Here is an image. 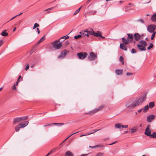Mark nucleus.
Returning a JSON list of instances; mask_svg holds the SVG:
<instances>
[{"label":"nucleus","mask_w":156,"mask_h":156,"mask_svg":"<svg viewBox=\"0 0 156 156\" xmlns=\"http://www.w3.org/2000/svg\"><path fill=\"white\" fill-rule=\"evenodd\" d=\"M146 98V95L144 94L139 98L138 100H136V101L138 102V106L140 105V103L145 101Z\"/></svg>","instance_id":"obj_9"},{"label":"nucleus","mask_w":156,"mask_h":156,"mask_svg":"<svg viewBox=\"0 0 156 156\" xmlns=\"http://www.w3.org/2000/svg\"><path fill=\"white\" fill-rule=\"evenodd\" d=\"M149 107L151 108L154 106V102H150L149 103Z\"/></svg>","instance_id":"obj_29"},{"label":"nucleus","mask_w":156,"mask_h":156,"mask_svg":"<svg viewBox=\"0 0 156 156\" xmlns=\"http://www.w3.org/2000/svg\"><path fill=\"white\" fill-rule=\"evenodd\" d=\"M85 32H83V33L82 35V37H84L85 36H87L88 37V33H87V30H84Z\"/></svg>","instance_id":"obj_27"},{"label":"nucleus","mask_w":156,"mask_h":156,"mask_svg":"<svg viewBox=\"0 0 156 156\" xmlns=\"http://www.w3.org/2000/svg\"><path fill=\"white\" fill-rule=\"evenodd\" d=\"M151 20L153 22L156 21V13H155L153 15L151 16Z\"/></svg>","instance_id":"obj_20"},{"label":"nucleus","mask_w":156,"mask_h":156,"mask_svg":"<svg viewBox=\"0 0 156 156\" xmlns=\"http://www.w3.org/2000/svg\"><path fill=\"white\" fill-rule=\"evenodd\" d=\"M45 39V36L42 37L41 39L36 44L37 45L41 43Z\"/></svg>","instance_id":"obj_24"},{"label":"nucleus","mask_w":156,"mask_h":156,"mask_svg":"<svg viewBox=\"0 0 156 156\" xmlns=\"http://www.w3.org/2000/svg\"><path fill=\"white\" fill-rule=\"evenodd\" d=\"M21 80H17V82H16V84H15L16 86H17L18 85V83L20 81H21Z\"/></svg>","instance_id":"obj_60"},{"label":"nucleus","mask_w":156,"mask_h":156,"mask_svg":"<svg viewBox=\"0 0 156 156\" xmlns=\"http://www.w3.org/2000/svg\"><path fill=\"white\" fill-rule=\"evenodd\" d=\"M134 37L135 40L139 41L140 39V35L138 33H136L134 34Z\"/></svg>","instance_id":"obj_15"},{"label":"nucleus","mask_w":156,"mask_h":156,"mask_svg":"<svg viewBox=\"0 0 156 156\" xmlns=\"http://www.w3.org/2000/svg\"><path fill=\"white\" fill-rule=\"evenodd\" d=\"M29 65L28 64H27V66H26L25 69L26 70H28L29 69Z\"/></svg>","instance_id":"obj_54"},{"label":"nucleus","mask_w":156,"mask_h":156,"mask_svg":"<svg viewBox=\"0 0 156 156\" xmlns=\"http://www.w3.org/2000/svg\"><path fill=\"white\" fill-rule=\"evenodd\" d=\"M139 43L141 45L144 47L147 46V43L144 40L140 41Z\"/></svg>","instance_id":"obj_16"},{"label":"nucleus","mask_w":156,"mask_h":156,"mask_svg":"<svg viewBox=\"0 0 156 156\" xmlns=\"http://www.w3.org/2000/svg\"><path fill=\"white\" fill-rule=\"evenodd\" d=\"M127 34L128 35V37L126 40L129 41V43H131L134 38V35L131 34Z\"/></svg>","instance_id":"obj_11"},{"label":"nucleus","mask_w":156,"mask_h":156,"mask_svg":"<svg viewBox=\"0 0 156 156\" xmlns=\"http://www.w3.org/2000/svg\"><path fill=\"white\" fill-rule=\"evenodd\" d=\"M97 12V11L96 10V11H95L94 12L93 11V14H92V15H94Z\"/></svg>","instance_id":"obj_61"},{"label":"nucleus","mask_w":156,"mask_h":156,"mask_svg":"<svg viewBox=\"0 0 156 156\" xmlns=\"http://www.w3.org/2000/svg\"><path fill=\"white\" fill-rule=\"evenodd\" d=\"M79 133V132H76V133H74L73 134H72V135H70L65 140H66V139H67L69 137H70V136H71L75 134H76V133Z\"/></svg>","instance_id":"obj_52"},{"label":"nucleus","mask_w":156,"mask_h":156,"mask_svg":"<svg viewBox=\"0 0 156 156\" xmlns=\"http://www.w3.org/2000/svg\"><path fill=\"white\" fill-rule=\"evenodd\" d=\"M93 7V6L91 5H90L87 8V9L89 10L90 8H92Z\"/></svg>","instance_id":"obj_50"},{"label":"nucleus","mask_w":156,"mask_h":156,"mask_svg":"<svg viewBox=\"0 0 156 156\" xmlns=\"http://www.w3.org/2000/svg\"><path fill=\"white\" fill-rule=\"evenodd\" d=\"M117 142V141H115L114 142H113V143H112V144H109L108 145H113V144H115Z\"/></svg>","instance_id":"obj_58"},{"label":"nucleus","mask_w":156,"mask_h":156,"mask_svg":"<svg viewBox=\"0 0 156 156\" xmlns=\"http://www.w3.org/2000/svg\"><path fill=\"white\" fill-rule=\"evenodd\" d=\"M122 69H116L115 71V72L117 75H119L122 72Z\"/></svg>","instance_id":"obj_21"},{"label":"nucleus","mask_w":156,"mask_h":156,"mask_svg":"<svg viewBox=\"0 0 156 156\" xmlns=\"http://www.w3.org/2000/svg\"><path fill=\"white\" fill-rule=\"evenodd\" d=\"M20 118L21 119V121L24 120H25L27 119H28V116H24L20 117Z\"/></svg>","instance_id":"obj_33"},{"label":"nucleus","mask_w":156,"mask_h":156,"mask_svg":"<svg viewBox=\"0 0 156 156\" xmlns=\"http://www.w3.org/2000/svg\"><path fill=\"white\" fill-rule=\"evenodd\" d=\"M153 44L152 43H151L150 44V45L147 48L148 50H150L153 47Z\"/></svg>","instance_id":"obj_39"},{"label":"nucleus","mask_w":156,"mask_h":156,"mask_svg":"<svg viewBox=\"0 0 156 156\" xmlns=\"http://www.w3.org/2000/svg\"><path fill=\"white\" fill-rule=\"evenodd\" d=\"M101 32L100 31H98L96 33H94V36L96 37H98L101 36Z\"/></svg>","instance_id":"obj_19"},{"label":"nucleus","mask_w":156,"mask_h":156,"mask_svg":"<svg viewBox=\"0 0 156 156\" xmlns=\"http://www.w3.org/2000/svg\"><path fill=\"white\" fill-rule=\"evenodd\" d=\"M20 79H22V77H21V76H19V77H18V79L17 80H20ZM22 80H21V81Z\"/></svg>","instance_id":"obj_57"},{"label":"nucleus","mask_w":156,"mask_h":156,"mask_svg":"<svg viewBox=\"0 0 156 156\" xmlns=\"http://www.w3.org/2000/svg\"><path fill=\"white\" fill-rule=\"evenodd\" d=\"M60 40V39L56 40L51 43V44L54 48L58 49H60L62 46V42H59Z\"/></svg>","instance_id":"obj_3"},{"label":"nucleus","mask_w":156,"mask_h":156,"mask_svg":"<svg viewBox=\"0 0 156 156\" xmlns=\"http://www.w3.org/2000/svg\"><path fill=\"white\" fill-rule=\"evenodd\" d=\"M21 128V127L19 125V124L16 125L15 127L16 131V132H18L20 130V128Z\"/></svg>","instance_id":"obj_32"},{"label":"nucleus","mask_w":156,"mask_h":156,"mask_svg":"<svg viewBox=\"0 0 156 156\" xmlns=\"http://www.w3.org/2000/svg\"><path fill=\"white\" fill-rule=\"evenodd\" d=\"M137 21L138 22H140V23H144V20L143 19H139L137 20Z\"/></svg>","instance_id":"obj_45"},{"label":"nucleus","mask_w":156,"mask_h":156,"mask_svg":"<svg viewBox=\"0 0 156 156\" xmlns=\"http://www.w3.org/2000/svg\"><path fill=\"white\" fill-rule=\"evenodd\" d=\"M138 130V128L136 127H134L131 129V133H133L136 132Z\"/></svg>","instance_id":"obj_30"},{"label":"nucleus","mask_w":156,"mask_h":156,"mask_svg":"<svg viewBox=\"0 0 156 156\" xmlns=\"http://www.w3.org/2000/svg\"><path fill=\"white\" fill-rule=\"evenodd\" d=\"M21 121V120L20 117L16 118L13 120V122L15 123L20 122Z\"/></svg>","instance_id":"obj_23"},{"label":"nucleus","mask_w":156,"mask_h":156,"mask_svg":"<svg viewBox=\"0 0 156 156\" xmlns=\"http://www.w3.org/2000/svg\"><path fill=\"white\" fill-rule=\"evenodd\" d=\"M123 58L122 56H120L119 58V60L120 61L122 62V65L124 64V62L123 61Z\"/></svg>","instance_id":"obj_36"},{"label":"nucleus","mask_w":156,"mask_h":156,"mask_svg":"<svg viewBox=\"0 0 156 156\" xmlns=\"http://www.w3.org/2000/svg\"><path fill=\"white\" fill-rule=\"evenodd\" d=\"M104 147L103 144H98L96 145V147Z\"/></svg>","instance_id":"obj_46"},{"label":"nucleus","mask_w":156,"mask_h":156,"mask_svg":"<svg viewBox=\"0 0 156 156\" xmlns=\"http://www.w3.org/2000/svg\"><path fill=\"white\" fill-rule=\"evenodd\" d=\"M104 107V106L101 105L98 108L95 109L89 112L88 113H87V114H90L91 115H93L95 113L102 109Z\"/></svg>","instance_id":"obj_6"},{"label":"nucleus","mask_w":156,"mask_h":156,"mask_svg":"<svg viewBox=\"0 0 156 156\" xmlns=\"http://www.w3.org/2000/svg\"><path fill=\"white\" fill-rule=\"evenodd\" d=\"M51 125H53L51 124H51H47V125H45L43 127H45L46 126H51Z\"/></svg>","instance_id":"obj_55"},{"label":"nucleus","mask_w":156,"mask_h":156,"mask_svg":"<svg viewBox=\"0 0 156 156\" xmlns=\"http://www.w3.org/2000/svg\"><path fill=\"white\" fill-rule=\"evenodd\" d=\"M83 32H85L84 30H82L79 33L80 34V35H82V34L83 33Z\"/></svg>","instance_id":"obj_62"},{"label":"nucleus","mask_w":156,"mask_h":156,"mask_svg":"<svg viewBox=\"0 0 156 156\" xmlns=\"http://www.w3.org/2000/svg\"><path fill=\"white\" fill-rule=\"evenodd\" d=\"M122 125L120 123H116L115 125V127L116 128L118 129H120L121 128Z\"/></svg>","instance_id":"obj_22"},{"label":"nucleus","mask_w":156,"mask_h":156,"mask_svg":"<svg viewBox=\"0 0 156 156\" xmlns=\"http://www.w3.org/2000/svg\"><path fill=\"white\" fill-rule=\"evenodd\" d=\"M92 0H88L86 2V3L88 4Z\"/></svg>","instance_id":"obj_63"},{"label":"nucleus","mask_w":156,"mask_h":156,"mask_svg":"<svg viewBox=\"0 0 156 156\" xmlns=\"http://www.w3.org/2000/svg\"><path fill=\"white\" fill-rule=\"evenodd\" d=\"M126 75L127 76H129L133 75V73H131L127 72L126 73Z\"/></svg>","instance_id":"obj_53"},{"label":"nucleus","mask_w":156,"mask_h":156,"mask_svg":"<svg viewBox=\"0 0 156 156\" xmlns=\"http://www.w3.org/2000/svg\"><path fill=\"white\" fill-rule=\"evenodd\" d=\"M69 38V36H67V35L65 36H63L61 38H60V40H61L62 39H68Z\"/></svg>","instance_id":"obj_38"},{"label":"nucleus","mask_w":156,"mask_h":156,"mask_svg":"<svg viewBox=\"0 0 156 156\" xmlns=\"http://www.w3.org/2000/svg\"><path fill=\"white\" fill-rule=\"evenodd\" d=\"M153 34L151 37V39L152 40H153L155 34H156V32H154L153 33H152Z\"/></svg>","instance_id":"obj_37"},{"label":"nucleus","mask_w":156,"mask_h":156,"mask_svg":"<svg viewBox=\"0 0 156 156\" xmlns=\"http://www.w3.org/2000/svg\"><path fill=\"white\" fill-rule=\"evenodd\" d=\"M8 33L6 32L5 30H4L1 33L2 35L4 37L6 36H8Z\"/></svg>","instance_id":"obj_25"},{"label":"nucleus","mask_w":156,"mask_h":156,"mask_svg":"<svg viewBox=\"0 0 156 156\" xmlns=\"http://www.w3.org/2000/svg\"><path fill=\"white\" fill-rule=\"evenodd\" d=\"M82 37V35L80 34L78 35L77 36H74V38L75 39H77L78 38H79L80 37Z\"/></svg>","instance_id":"obj_40"},{"label":"nucleus","mask_w":156,"mask_h":156,"mask_svg":"<svg viewBox=\"0 0 156 156\" xmlns=\"http://www.w3.org/2000/svg\"><path fill=\"white\" fill-rule=\"evenodd\" d=\"M149 106L148 105H147L145 106L144 108L143 109V112H145L148 109Z\"/></svg>","instance_id":"obj_34"},{"label":"nucleus","mask_w":156,"mask_h":156,"mask_svg":"<svg viewBox=\"0 0 156 156\" xmlns=\"http://www.w3.org/2000/svg\"><path fill=\"white\" fill-rule=\"evenodd\" d=\"M16 16H15L12 17V18L10 20H13V19H14L15 18H16Z\"/></svg>","instance_id":"obj_64"},{"label":"nucleus","mask_w":156,"mask_h":156,"mask_svg":"<svg viewBox=\"0 0 156 156\" xmlns=\"http://www.w3.org/2000/svg\"><path fill=\"white\" fill-rule=\"evenodd\" d=\"M65 156H74L73 154L70 151H68L65 154Z\"/></svg>","instance_id":"obj_17"},{"label":"nucleus","mask_w":156,"mask_h":156,"mask_svg":"<svg viewBox=\"0 0 156 156\" xmlns=\"http://www.w3.org/2000/svg\"><path fill=\"white\" fill-rule=\"evenodd\" d=\"M150 137L152 138H156V132H154L152 134H151L149 136Z\"/></svg>","instance_id":"obj_31"},{"label":"nucleus","mask_w":156,"mask_h":156,"mask_svg":"<svg viewBox=\"0 0 156 156\" xmlns=\"http://www.w3.org/2000/svg\"><path fill=\"white\" fill-rule=\"evenodd\" d=\"M53 7H51V8H49L48 9H46L45 10H44V11L45 12V11H48L47 12L48 13H49L50 12V11H49L50 10H52L53 9Z\"/></svg>","instance_id":"obj_48"},{"label":"nucleus","mask_w":156,"mask_h":156,"mask_svg":"<svg viewBox=\"0 0 156 156\" xmlns=\"http://www.w3.org/2000/svg\"><path fill=\"white\" fill-rule=\"evenodd\" d=\"M137 48L141 51H145L146 50V48L145 47L138 44L137 45Z\"/></svg>","instance_id":"obj_14"},{"label":"nucleus","mask_w":156,"mask_h":156,"mask_svg":"<svg viewBox=\"0 0 156 156\" xmlns=\"http://www.w3.org/2000/svg\"><path fill=\"white\" fill-rule=\"evenodd\" d=\"M39 26V25L37 23H36L34 24V27H33V29H34L36 27H38Z\"/></svg>","instance_id":"obj_43"},{"label":"nucleus","mask_w":156,"mask_h":156,"mask_svg":"<svg viewBox=\"0 0 156 156\" xmlns=\"http://www.w3.org/2000/svg\"><path fill=\"white\" fill-rule=\"evenodd\" d=\"M155 116L154 115H151L147 117V120L148 122H151L154 119Z\"/></svg>","instance_id":"obj_12"},{"label":"nucleus","mask_w":156,"mask_h":156,"mask_svg":"<svg viewBox=\"0 0 156 156\" xmlns=\"http://www.w3.org/2000/svg\"><path fill=\"white\" fill-rule=\"evenodd\" d=\"M100 129H94L93 130V133H88V134H85V135H80V137H81L83 136H86V135H90L91 134H92L96 132H97L98 131L100 130Z\"/></svg>","instance_id":"obj_26"},{"label":"nucleus","mask_w":156,"mask_h":156,"mask_svg":"<svg viewBox=\"0 0 156 156\" xmlns=\"http://www.w3.org/2000/svg\"><path fill=\"white\" fill-rule=\"evenodd\" d=\"M156 26L155 25L151 24L149 25L147 27V30L151 33H153L156 29Z\"/></svg>","instance_id":"obj_8"},{"label":"nucleus","mask_w":156,"mask_h":156,"mask_svg":"<svg viewBox=\"0 0 156 156\" xmlns=\"http://www.w3.org/2000/svg\"><path fill=\"white\" fill-rule=\"evenodd\" d=\"M122 43H121L120 44V48L122 50L125 51H126L127 50L126 45L129 43V41L126 40V38L124 37L122 38Z\"/></svg>","instance_id":"obj_2"},{"label":"nucleus","mask_w":156,"mask_h":156,"mask_svg":"<svg viewBox=\"0 0 156 156\" xmlns=\"http://www.w3.org/2000/svg\"><path fill=\"white\" fill-rule=\"evenodd\" d=\"M138 103L135 98H132L126 102V106L127 108H134L138 106Z\"/></svg>","instance_id":"obj_1"},{"label":"nucleus","mask_w":156,"mask_h":156,"mask_svg":"<svg viewBox=\"0 0 156 156\" xmlns=\"http://www.w3.org/2000/svg\"><path fill=\"white\" fill-rule=\"evenodd\" d=\"M69 52V51L67 50H64L63 51H62L60 55H59L58 58H64L66 55L67 53Z\"/></svg>","instance_id":"obj_7"},{"label":"nucleus","mask_w":156,"mask_h":156,"mask_svg":"<svg viewBox=\"0 0 156 156\" xmlns=\"http://www.w3.org/2000/svg\"><path fill=\"white\" fill-rule=\"evenodd\" d=\"M55 151V150L54 149L52 150L51 151H50L45 156H48L50 154H51L52 152H54Z\"/></svg>","instance_id":"obj_42"},{"label":"nucleus","mask_w":156,"mask_h":156,"mask_svg":"<svg viewBox=\"0 0 156 156\" xmlns=\"http://www.w3.org/2000/svg\"><path fill=\"white\" fill-rule=\"evenodd\" d=\"M87 33H88V36H89V35H94V32L93 30L92 29H90V30H87Z\"/></svg>","instance_id":"obj_18"},{"label":"nucleus","mask_w":156,"mask_h":156,"mask_svg":"<svg viewBox=\"0 0 156 156\" xmlns=\"http://www.w3.org/2000/svg\"><path fill=\"white\" fill-rule=\"evenodd\" d=\"M103 155V153L101 152H99L95 156H102Z\"/></svg>","instance_id":"obj_44"},{"label":"nucleus","mask_w":156,"mask_h":156,"mask_svg":"<svg viewBox=\"0 0 156 156\" xmlns=\"http://www.w3.org/2000/svg\"><path fill=\"white\" fill-rule=\"evenodd\" d=\"M37 30V33L38 34H39L40 33V31L39 30V29L38 28H37L36 29Z\"/></svg>","instance_id":"obj_59"},{"label":"nucleus","mask_w":156,"mask_h":156,"mask_svg":"<svg viewBox=\"0 0 156 156\" xmlns=\"http://www.w3.org/2000/svg\"><path fill=\"white\" fill-rule=\"evenodd\" d=\"M150 126L147 125L145 130L144 134L147 136H149L150 135L151 131L150 129Z\"/></svg>","instance_id":"obj_10"},{"label":"nucleus","mask_w":156,"mask_h":156,"mask_svg":"<svg viewBox=\"0 0 156 156\" xmlns=\"http://www.w3.org/2000/svg\"><path fill=\"white\" fill-rule=\"evenodd\" d=\"M84 5H82L81 6V7H80L78 9H77V10H76L74 12V14H73V15H76V14H78L80 11V10L81 9V8Z\"/></svg>","instance_id":"obj_28"},{"label":"nucleus","mask_w":156,"mask_h":156,"mask_svg":"<svg viewBox=\"0 0 156 156\" xmlns=\"http://www.w3.org/2000/svg\"><path fill=\"white\" fill-rule=\"evenodd\" d=\"M12 90H14L16 89V87H15V84H14V86L12 87Z\"/></svg>","instance_id":"obj_56"},{"label":"nucleus","mask_w":156,"mask_h":156,"mask_svg":"<svg viewBox=\"0 0 156 156\" xmlns=\"http://www.w3.org/2000/svg\"><path fill=\"white\" fill-rule=\"evenodd\" d=\"M88 55L87 52H81L77 54V55L79 59H85Z\"/></svg>","instance_id":"obj_5"},{"label":"nucleus","mask_w":156,"mask_h":156,"mask_svg":"<svg viewBox=\"0 0 156 156\" xmlns=\"http://www.w3.org/2000/svg\"><path fill=\"white\" fill-rule=\"evenodd\" d=\"M97 58V55L96 54H95L93 52H91L90 55L88 57L87 59L89 61H92L94 60Z\"/></svg>","instance_id":"obj_4"},{"label":"nucleus","mask_w":156,"mask_h":156,"mask_svg":"<svg viewBox=\"0 0 156 156\" xmlns=\"http://www.w3.org/2000/svg\"><path fill=\"white\" fill-rule=\"evenodd\" d=\"M131 52L132 54L136 53V51L134 48H133L131 51Z\"/></svg>","instance_id":"obj_47"},{"label":"nucleus","mask_w":156,"mask_h":156,"mask_svg":"<svg viewBox=\"0 0 156 156\" xmlns=\"http://www.w3.org/2000/svg\"><path fill=\"white\" fill-rule=\"evenodd\" d=\"M4 41L2 40H0V47L3 44Z\"/></svg>","instance_id":"obj_49"},{"label":"nucleus","mask_w":156,"mask_h":156,"mask_svg":"<svg viewBox=\"0 0 156 156\" xmlns=\"http://www.w3.org/2000/svg\"><path fill=\"white\" fill-rule=\"evenodd\" d=\"M93 11H89L88 12H87L86 13V14L90 15H93Z\"/></svg>","instance_id":"obj_41"},{"label":"nucleus","mask_w":156,"mask_h":156,"mask_svg":"<svg viewBox=\"0 0 156 156\" xmlns=\"http://www.w3.org/2000/svg\"><path fill=\"white\" fill-rule=\"evenodd\" d=\"M53 125H56V126H62L64 125L63 123H51Z\"/></svg>","instance_id":"obj_35"},{"label":"nucleus","mask_w":156,"mask_h":156,"mask_svg":"<svg viewBox=\"0 0 156 156\" xmlns=\"http://www.w3.org/2000/svg\"><path fill=\"white\" fill-rule=\"evenodd\" d=\"M128 127V126L127 125H122V126H121V127L122 128H127Z\"/></svg>","instance_id":"obj_51"},{"label":"nucleus","mask_w":156,"mask_h":156,"mask_svg":"<svg viewBox=\"0 0 156 156\" xmlns=\"http://www.w3.org/2000/svg\"><path fill=\"white\" fill-rule=\"evenodd\" d=\"M29 123L28 121H24L23 122H21L19 124V125L21 127V128H24L27 126Z\"/></svg>","instance_id":"obj_13"}]
</instances>
